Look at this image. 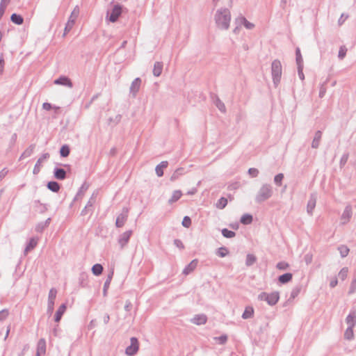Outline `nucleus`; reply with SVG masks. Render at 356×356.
<instances>
[{
	"label": "nucleus",
	"instance_id": "1",
	"mask_svg": "<svg viewBox=\"0 0 356 356\" xmlns=\"http://www.w3.org/2000/svg\"><path fill=\"white\" fill-rule=\"evenodd\" d=\"M231 14L227 8H221L216 11L215 21L218 28L227 30L229 29Z\"/></svg>",
	"mask_w": 356,
	"mask_h": 356
},
{
	"label": "nucleus",
	"instance_id": "2",
	"mask_svg": "<svg viewBox=\"0 0 356 356\" xmlns=\"http://www.w3.org/2000/svg\"><path fill=\"white\" fill-rule=\"evenodd\" d=\"M273 195V187L271 185L264 184L259 188L255 197V201L257 203H261L269 199Z\"/></svg>",
	"mask_w": 356,
	"mask_h": 356
},
{
	"label": "nucleus",
	"instance_id": "3",
	"mask_svg": "<svg viewBox=\"0 0 356 356\" xmlns=\"http://www.w3.org/2000/svg\"><path fill=\"white\" fill-rule=\"evenodd\" d=\"M282 64L279 60H274L271 64V74L273 84L277 87L280 83L282 76Z\"/></svg>",
	"mask_w": 356,
	"mask_h": 356
},
{
	"label": "nucleus",
	"instance_id": "4",
	"mask_svg": "<svg viewBox=\"0 0 356 356\" xmlns=\"http://www.w3.org/2000/svg\"><path fill=\"white\" fill-rule=\"evenodd\" d=\"M280 299V294L277 291H274L270 293L262 292L258 296V300L261 301H266L269 305H275Z\"/></svg>",
	"mask_w": 356,
	"mask_h": 356
},
{
	"label": "nucleus",
	"instance_id": "5",
	"mask_svg": "<svg viewBox=\"0 0 356 356\" xmlns=\"http://www.w3.org/2000/svg\"><path fill=\"white\" fill-rule=\"evenodd\" d=\"M79 7L78 6H76L74 10H72L69 19H68V21L65 24V29H64V34L63 35L65 36L67 33H69L72 29L73 28L74 24H75V21L76 19V18L78 17L79 16Z\"/></svg>",
	"mask_w": 356,
	"mask_h": 356
},
{
	"label": "nucleus",
	"instance_id": "6",
	"mask_svg": "<svg viewBox=\"0 0 356 356\" xmlns=\"http://www.w3.org/2000/svg\"><path fill=\"white\" fill-rule=\"evenodd\" d=\"M57 290L55 288H51L49 290L48 296L47 309L48 314L51 315L54 309V301L56 298Z\"/></svg>",
	"mask_w": 356,
	"mask_h": 356
},
{
	"label": "nucleus",
	"instance_id": "7",
	"mask_svg": "<svg viewBox=\"0 0 356 356\" xmlns=\"http://www.w3.org/2000/svg\"><path fill=\"white\" fill-rule=\"evenodd\" d=\"M131 344L127 347L125 353L129 356H133L136 354L139 348V343L136 337H131Z\"/></svg>",
	"mask_w": 356,
	"mask_h": 356
},
{
	"label": "nucleus",
	"instance_id": "8",
	"mask_svg": "<svg viewBox=\"0 0 356 356\" xmlns=\"http://www.w3.org/2000/svg\"><path fill=\"white\" fill-rule=\"evenodd\" d=\"M89 188V184L87 181H84L82 186L79 188L78 192L76 193L75 197L73 199L72 202L70 204V207L73 205L76 202L81 201L83 197L85 196L88 189Z\"/></svg>",
	"mask_w": 356,
	"mask_h": 356
},
{
	"label": "nucleus",
	"instance_id": "9",
	"mask_svg": "<svg viewBox=\"0 0 356 356\" xmlns=\"http://www.w3.org/2000/svg\"><path fill=\"white\" fill-rule=\"evenodd\" d=\"M129 209L127 207L122 209V211L117 216L115 221V226L117 227H122L124 226L128 218Z\"/></svg>",
	"mask_w": 356,
	"mask_h": 356
},
{
	"label": "nucleus",
	"instance_id": "10",
	"mask_svg": "<svg viewBox=\"0 0 356 356\" xmlns=\"http://www.w3.org/2000/svg\"><path fill=\"white\" fill-rule=\"evenodd\" d=\"M122 6L117 4L112 8L108 19L111 22H115L122 13Z\"/></svg>",
	"mask_w": 356,
	"mask_h": 356
},
{
	"label": "nucleus",
	"instance_id": "11",
	"mask_svg": "<svg viewBox=\"0 0 356 356\" xmlns=\"http://www.w3.org/2000/svg\"><path fill=\"white\" fill-rule=\"evenodd\" d=\"M317 200V194L316 193H312L307 205V212L309 215L312 216L313 211L316 207Z\"/></svg>",
	"mask_w": 356,
	"mask_h": 356
},
{
	"label": "nucleus",
	"instance_id": "12",
	"mask_svg": "<svg viewBox=\"0 0 356 356\" xmlns=\"http://www.w3.org/2000/svg\"><path fill=\"white\" fill-rule=\"evenodd\" d=\"M346 323L348 325V327H354L356 325V308L353 307L349 314L346 318Z\"/></svg>",
	"mask_w": 356,
	"mask_h": 356
},
{
	"label": "nucleus",
	"instance_id": "13",
	"mask_svg": "<svg viewBox=\"0 0 356 356\" xmlns=\"http://www.w3.org/2000/svg\"><path fill=\"white\" fill-rule=\"evenodd\" d=\"M50 157V154L49 153H44L42 156L38 159L36 163L35 164L33 173L34 175H38L40 171L41 163L47 160Z\"/></svg>",
	"mask_w": 356,
	"mask_h": 356
},
{
	"label": "nucleus",
	"instance_id": "14",
	"mask_svg": "<svg viewBox=\"0 0 356 356\" xmlns=\"http://www.w3.org/2000/svg\"><path fill=\"white\" fill-rule=\"evenodd\" d=\"M132 234V231L129 230L122 234L118 238V243L121 248H123L129 242L130 237Z\"/></svg>",
	"mask_w": 356,
	"mask_h": 356
},
{
	"label": "nucleus",
	"instance_id": "15",
	"mask_svg": "<svg viewBox=\"0 0 356 356\" xmlns=\"http://www.w3.org/2000/svg\"><path fill=\"white\" fill-rule=\"evenodd\" d=\"M141 84V79L140 78H136L131 83L129 91L130 93L133 95L134 97L136 96L137 92H138Z\"/></svg>",
	"mask_w": 356,
	"mask_h": 356
},
{
	"label": "nucleus",
	"instance_id": "16",
	"mask_svg": "<svg viewBox=\"0 0 356 356\" xmlns=\"http://www.w3.org/2000/svg\"><path fill=\"white\" fill-rule=\"evenodd\" d=\"M213 104L219 109L220 111L225 113L226 112V107L225 104L220 99L217 95H211Z\"/></svg>",
	"mask_w": 356,
	"mask_h": 356
},
{
	"label": "nucleus",
	"instance_id": "17",
	"mask_svg": "<svg viewBox=\"0 0 356 356\" xmlns=\"http://www.w3.org/2000/svg\"><path fill=\"white\" fill-rule=\"evenodd\" d=\"M352 207L350 205H347L341 215V219L342 220V223L345 224L348 222L351 216H352Z\"/></svg>",
	"mask_w": 356,
	"mask_h": 356
},
{
	"label": "nucleus",
	"instance_id": "18",
	"mask_svg": "<svg viewBox=\"0 0 356 356\" xmlns=\"http://www.w3.org/2000/svg\"><path fill=\"white\" fill-rule=\"evenodd\" d=\"M54 83L56 85H62L70 88H72L73 86L71 80L65 76H61L59 78L55 79Z\"/></svg>",
	"mask_w": 356,
	"mask_h": 356
},
{
	"label": "nucleus",
	"instance_id": "19",
	"mask_svg": "<svg viewBox=\"0 0 356 356\" xmlns=\"http://www.w3.org/2000/svg\"><path fill=\"white\" fill-rule=\"evenodd\" d=\"M207 321V317L205 314H197L191 320V322L193 324L201 325H204Z\"/></svg>",
	"mask_w": 356,
	"mask_h": 356
},
{
	"label": "nucleus",
	"instance_id": "20",
	"mask_svg": "<svg viewBox=\"0 0 356 356\" xmlns=\"http://www.w3.org/2000/svg\"><path fill=\"white\" fill-rule=\"evenodd\" d=\"M38 238L32 237L28 241L26 246L24 249V254H27V253L31 250H33L38 245Z\"/></svg>",
	"mask_w": 356,
	"mask_h": 356
},
{
	"label": "nucleus",
	"instance_id": "21",
	"mask_svg": "<svg viewBox=\"0 0 356 356\" xmlns=\"http://www.w3.org/2000/svg\"><path fill=\"white\" fill-rule=\"evenodd\" d=\"M46 353V341L44 339H40L37 344L36 356L44 355Z\"/></svg>",
	"mask_w": 356,
	"mask_h": 356
},
{
	"label": "nucleus",
	"instance_id": "22",
	"mask_svg": "<svg viewBox=\"0 0 356 356\" xmlns=\"http://www.w3.org/2000/svg\"><path fill=\"white\" fill-rule=\"evenodd\" d=\"M198 264L197 259H193L191 261L190 264H188L183 270V274L185 275H189L191 273H192L197 267Z\"/></svg>",
	"mask_w": 356,
	"mask_h": 356
},
{
	"label": "nucleus",
	"instance_id": "23",
	"mask_svg": "<svg viewBox=\"0 0 356 356\" xmlns=\"http://www.w3.org/2000/svg\"><path fill=\"white\" fill-rule=\"evenodd\" d=\"M67 309V305L65 303L62 304L58 309H57L55 316H54V321L56 323L60 322L62 318L63 315Z\"/></svg>",
	"mask_w": 356,
	"mask_h": 356
},
{
	"label": "nucleus",
	"instance_id": "24",
	"mask_svg": "<svg viewBox=\"0 0 356 356\" xmlns=\"http://www.w3.org/2000/svg\"><path fill=\"white\" fill-rule=\"evenodd\" d=\"M54 176L58 180H64L66 178V171L63 168H55L54 170Z\"/></svg>",
	"mask_w": 356,
	"mask_h": 356
},
{
	"label": "nucleus",
	"instance_id": "25",
	"mask_svg": "<svg viewBox=\"0 0 356 356\" xmlns=\"http://www.w3.org/2000/svg\"><path fill=\"white\" fill-rule=\"evenodd\" d=\"M35 149V144H31L19 156V160L21 161L25 158L29 157L31 156V154L33 153L34 150Z\"/></svg>",
	"mask_w": 356,
	"mask_h": 356
},
{
	"label": "nucleus",
	"instance_id": "26",
	"mask_svg": "<svg viewBox=\"0 0 356 356\" xmlns=\"http://www.w3.org/2000/svg\"><path fill=\"white\" fill-rule=\"evenodd\" d=\"M321 137H322V132L321 131H316L314 138L312 143V148L317 149L319 147Z\"/></svg>",
	"mask_w": 356,
	"mask_h": 356
},
{
	"label": "nucleus",
	"instance_id": "27",
	"mask_svg": "<svg viewBox=\"0 0 356 356\" xmlns=\"http://www.w3.org/2000/svg\"><path fill=\"white\" fill-rule=\"evenodd\" d=\"M236 22L238 24H243L244 26L248 29H252L254 28V25L248 22L245 17H241L236 19Z\"/></svg>",
	"mask_w": 356,
	"mask_h": 356
},
{
	"label": "nucleus",
	"instance_id": "28",
	"mask_svg": "<svg viewBox=\"0 0 356 356\" xmlns=\"http://www.w3.org/2000/svg\"><path fill=\"white\" fill-rule=\"evenodd\" d=\"M293 278V275L291 273H286L278 277V281L281 284H286L289 282Z\"/></svg>",
	"mask_w": 356,
	"mask_h": 356
},
{
	"label": "nucleus",
	"instance_id": "29",
	"mask_svg": "<svg viewBox=\"0 0 356 356\" xmlns=\"http://www.w3.org/2000/svg\"><path fill=\"white\" fill-rule=\"evenodd\" d=\"M47 187L49 190L52 192L57 193L59 191L60 188V185L59 183L55 181H50L47 183Z\"/></svg>",
	"mask_w": 356,
	"mask_h": 356
},
{
	"label": "nucleus",
	"instance_id": "30",
	"mask_svg": "<svg viewBox=\"0 0 356 356\" xmlns=\"http://www.w3.org/2000/svg\"><path fill=\"white\" fill-rule=\"evenodd\" d=\"M168 165V161H162L156 165L155 171L158 177H162L163 175V169L167 168Z\"/></svg>",
	"mask_w": 356,
	"mask_h": 356
},
{
	"label": "nucleus",
	"instance_id": "31",
	"mask_svg": "<svg viewBox=\"0 0 356 356\" xmlns=\"http://www.w3.org/2000/svg\"><path fill=\"white\" fill-rule=\"evenodd\" d=\"M10 20L12 22L17 25H21L24 22V18L22 17V16L17 13H13L11 15Z\"/></svg>",
	"mask_w": 356,
	"mask_h": 356
},
{
	"label": "nucleus",
	"instance_id": "32",
	"mask_svg": "<svg viewBox=\"0 0 356 356\" xmlns=\"http://www.w3.org/2000/svg\"><path fill=\"white\" fill-rule=\"evenodd\" d=\"M163 70V63L156 62L154 65L153 74L155 76H159Z\"/></svg>",
	"mask_w": 356,
	"mask_h": 356
},
{
	"label": "nucleus",
	"instance_id": "33",
	"mask_svg": "<svg viewBox=\"0 0 356 356\" xmlns=\"http://www.w3.org/2000/svg\"><path fill=\"white\" fill-rule=\"evenodd\" d=\"M254 309L252 307H246L243 314L242 318L243 319L250 318L253 316Z\"/></svg>",
	"mask_w": 356,
	"mask_h": 356
},
{
	"label": "nucleus",
	"instance_id": "34",
	"mask_svg": "<svg viewBox=\"0 0 356 356\" xmlns=\"http://www.w3.org/2000/svg\"><path fill=\"white\" fill-rule=\"evenodd\" d=\"M103 270L104 268L102 265L100 264H95L91 268L92 273L96 276L101 275L103 272Z\"/></svg>",
	"mask_w": 356,
	"mask_h": 356
},
{
	"label": "nucleus",
	"instance_id": "35",
	"mask_svg": "<svg viewBox=\"0 0 356 356\" xmlns=\"http://www.w3.org/2000/svg\"><path fill=\"white\" fill-rule=\"evenodd\" d=\"M184 173V169L183 168H177L171 175L170 180L174 181L177 180L179 176L182 175Z\"/></svg>",
	"mask_w": 356,
	"mask_h": 356
},
{
	"label": "nucleus",
	"instance_id": "36",
	"mask_svg": "<svg viewBox=\"0 0 356 356\" xmlns=\"http://www.w3.org/2000/svg\"><path fill=\"white\" fill-rule=\"evenodd\" d=\"M252 216L248 213L243 215L241 218V222L243 225H249L252 222Z\"/></svg>",
	"mask_w": 356,
	"mask_h": 356
},
{
	"label": "nucleus",
	"instance_id": "37",
	"mask_svg": "<svg viewBox=\"0 0 356 356\" xmlns=\"http://www.w3.org/2000/svg\"><path fill=\"white\" fill-rule=\"evenodd\" d=\"M70 153V147L67 145H63L60 149V155L61 157H67Z\"/></svg>",
	"mask_w": 356,
	"mask_h": 356
},
{
	"label": "nucleus",
	"instance_id": "38",
	"mask_svg": "<svg viewBox=\"0 0 356 356\" xmlns=\"http://www.w3.org/2000/svg\"><path fill=\"white\" fill-rule=\"evenodd\" d=\"M257 261V257L252 254H248L246 256L245 265L247 266H252Z\"/></svg>",
	"mask_w": 356,
	"mask_h": 356
},
{
	"label": "nucleus",
	"instance_id": "39",
	"mask_svg": "<svg viewBox=\"0 0 356 356\" xmlns=\"http://www.w3.org/2000/svg\"><path fill=\"white\" fill-rule=\"evenodd\" d=\"M338 250L340 252V255L342 258L346 257L349 253V248L344 245H341L338 247Z\"/></svg>",
	"mask_w": 356,
	"mask_h": 356
},
{
	"label": "nucleus",
	"instance_id": "40",
	"mask_svg": "<svg viewBox=\"0 0 356 356\" xmlns=\"http://www.w3.org/2000/svg\"><path fill=\"white\" fill-rule=\"evenodd\" d=\"M181 191L179 190L175 191L172 193L171 198L169 200V203H173L177 201L181 197Z\"/></svg>",
	"mask_w": 356,
	"mask_h": 356
},
{
	"label": "nucleus",
	"instance_id": "41",
	"mask_svg": "<svg viewBox=\"0 0 356 356\" xmlns=\"http://www.w3.org/2000/svg\"><path fill=\"white\" fill-rule=\"evenodd\" d=\"M221 232H222V236L227 238H233L236 235V233L234 232L229 230L226 228L222 229Z\"/></svg>",
	"mask_w": 356,
	"mask_h": 356
},
{
	"label": "nucleus",
	"instance_id": "42",
	"mask_svg": "<svg viewBox=\"0 0 356 356\" xmlns=\"http://www.w3.org/2000/svg\"><path fill=\"white\" fill-rule=\"evenodd\" d=\"M354 337L353 327H348L344 333V337L346 339L351 340Z\"/></svg>",
	"mask_w": 356,
	"mask_h": 356
},
{
	"label": "nucleus",
	"instance_id": "43",
	"mask_svg": "<svg viewBox=\"0 0 356 356\" xmlns=\"http://www.w3.org/2000/svg\"><path fill=\"white\" fill-rule=\"evenodd\" d=\"M227 204V200L225 197L220 198L216 204L217 208L220 209H224Z\"/></svg>",
	"mask_w": 356,
	"mask_h": 356
},
{
	"label": "nucleus",
	"instance_id": "44",
	"mask_svg": "<svg viewBox=\"0 0 356 356\" xmlns=\"http://www.w3.org/2000/svg\"><path fill=\"white\" fill-rule=\"evenodd\" d=\"M296 63L297 65H303V59L300 53V50L299 48H296Z\"/></svg>",
	"mask_w": 356,
	"mask_h": 356
},
{
	"label": "nucleus",
	"instance_id": "45",
	"mask_svg": "<svg viewBox=\"0 0 356 356\" xmlns=\"http://www.w3.org/2000/svg\"><path fill=\"white\" fill-rule=\"evenodd\" d=\"M348 269L347 267L343 268L339 273L338 277L340 280H344L348 275Z\"/></svg>",
	"mask_w": 356,
	"mask_h": 356
},
{
	"label": "nucleus",
	"instance_id": "46",
	"mask_svg": "<svg viewBox=\"0 0 356 356\" xmlns=\"http://www.w3.org/2000/svg\"><path fill=\"white\" fill-rule=\"evenodd\" d=\"M229 253L228 250L225 247L219 248L217 250V254L220 257H225Z\"/></svg>",
	"mask_w": 356,
	"mask_h": 356
},
{
	"label": "nucleus",
	"instance_id": "47",
	"mask_svg": "<svg viewBox=\"0 0 356 356\" xmlns=\"http://www.w3.org/2000/svg\"><path fill=\"white\" fill-rule=\"evenodd\" d=\"M346 52H347V49L344 46H341L339 48V54H338V58L340 60H343L345 58L346 55Z\"/></svg>",
	"mask_w": 356,
	"mask_h": 356
},
{
	"label": "nucleus",
	"instance_id": "48",
	"mask_svg": "<svg viewBox=\"0 0 356 356\" xmlns=\"http://www.w3.org/2000/svg\"><path fill=\"white\" fill-rule=\"evenodd\" d=\"M284 179V175L282 173H279L274 177V182L277 186H281L282 181Z\"/></svg>",
	"mask_w": 356,
	"mask_h": 356
},
{
	"label": "nucleus",
	"instance_id": "49",
	"mask_svg": "<svg viewBox=\"0 0 356 356\" xmlns=\"http://www.w3.org/2000/svg\"><path fill=\"white\" fill-rule=\"evenodd\" d=\"M300 290H301V288L300 286L294 287L291 291L290 299H294L295 298H296L298 296V294L300 293Z\"/></svg>",
	"mask_w": 356,
	"mask_h": 356
},
{
	"label": "nucleus",
	"instance_id": "50",
	"mask_svg": "<svg viewBox=\"0 0 356 356\" xmlns=\"http://www.w3.org/2000/svg\"><path fill=\"white\" fill-rule=\"evenodd\" d=\"M9 315V310L8 309H3L0 311V321L6 320Z\"/></svg>",
	"mask_w": 356,
	"mask_h": 356
},
{
	"label": "nucleus",
	"instance_id": "51",
	"mask_svg": "<svg viewBox=\"0 0 356 356\" xmlns=\"http://www.w3.org/2000/svg\"><path fill=\"white\" fill-rule=\"evenodd\" d=\"M214 339L218 342L219 344H225L227 341V336L226 334H222L218 337H215Z\"/></svg>",
	"mask_w": 356,
	"mask_h": 356
},
{
	"label": "nucleus",
	"instance_id": "52",
	"mask_svg": "<svg viewBox=\"0 0 356 356\" xmlns=\"http://www.w3.org/2000/svg\"><path fill=\"white\" fill-rule=\"evenodd\" d=\"M276 267L279 270H286L289 267V265L288 263H286L285 261H280L277 264Z\"/></svg>",
	"mask_w": 356,
	"mask_h": 356
},
{
	"label": "nucleus",
	"instance_id": "53",
	"mask_svg": "<svg viewBox=\"0 0 356 356\" xmlns=\"http://www.w3.org/2000/svg\"><path fill=\"white\" fill-rule=\"evenodd\" d=\"M184 227L188 228L191 225V219L188 216H185L181 222Z\"/></svg>",
	"mask_w": 356,
	"mask_h": 356
},
{
	"label": "nucleus",
	"instance_id": "54",
	"mask_svg": "<svg viewBox=\"0 0 356 356\" xmlns=\"http://www.w3.org/2000/svg\"><path fill=\"white\" fill-rule=\"evenodd\" d=\"M248 174L252 177H257L259 175V170L257 169V168H250L249 170H248Z\"/></svg>",
	"mask_w": 356,
	"mask_h": 356
},
{
	"label": "nucleus",
	"instance_id": "55",
	"mask_svg": "<svg viewBox=\"0 0 356 356\" xmlns=\"http://www.w3.org/2000/svg\"><path fill=\"white\" fill-rule=\"evenodd\" d=\"M355 291H356V278H355V279L352 281V282H351V284H350V289H349V291H348V293H349L350 294H351V293H355Z\"/></svg>",
	"mask_w": 356,
	"mask_h": 356
},
{
	"label": "nucleus",
	"instance_id": "56",
	"mask_svg": "<svg viewBox=\"0 0 356 356\" xmlns=\"http://www.w3.org/2000/svg\"><path fill=\"white\" fill-rule=\"evenodd\" d=\"M35 203L40 204V213H43L47 211L48 208L47 204H41L39 200H35Z\"/></svg>",
	"mask_w": 356,
	"mask_h": 356
},
{
	"label": "nucleus",
	"instance_id": "57",
	"mask_svg": "<svg viewBox=\"0 0 356 356\" xmlns=\"http://www.w3.org/2000/svg\"><path fill=\"white\" fill-rule=\"evenodd\" d=\"M302 70H303V65H298V74L299 78L301 80L305 79V75L303 74Z\"/></svg>",
	"mask_w": 356,
	"mask_h": 356
},
{
	"label": "nucleus",
	"instance_id": "58",
	"mask_svg": "<svg viewBox=\"0 0 356 356\" xmlns=\"http://www.w3.org/2000/svg\"><path fill=\"white\" fill-rule=\"evenodd\" d=\"M45 228H47V227L44 225L42 222H40L36 225L35 231L37 232H42Z\"/></svg>",
	"mask_w": 356,
	"mask_h": 356
},
{
	"label": "nucleus",
	"instance_id": "59",
	"mask_svg": "<svg viewBox=\"0 0 356 356\" xmlns=\"http://www.w3.org/2000/svg\"><path fill=\"white\" fill-rule=\"evenodd\" d=\"M174 244L175 246L179 248V249L183 250L184 248V245L181 240L179 239H175L174 240Z\"/></svg>",
	"mask_w": 356,
	"mask_h": 356
},
{
	"label": "nucleus",
	"instance_id": "60",
	"mask_svg": "<svg viewBox=\"0 0 356 356\" xmlns=\"http://www.w3.org/2000/svg\"><path fill=\"white\" fill-rule=\"evenodd\" d=\"M348 154H344L341 158V160H340V165L342 166V165H344L347 161H348Z\"/></svg>",
	"mask_w": 356,
	"mask_h": 356
},
{
	"label": "nucleus",
	"instance_id": "61",
	"mask_svg": "<svg viewBox=\"0 0 356 356\" xmlns=\"http://www.w3.org/2000/svg\"><path fill=\"white\" fill-rule=\"evenodd\" d=\"M110 285V279H106L104 284L103 293L104 296L106 295V291Z\"/></svg>",
	"mask_w": 356,
	"mask_h": 356
},
{
	"label": "nucleus",
	"instance_id": "62",
	"mask_svg": "<svg viewBox=\"0 0 356 356\" xmlns=\"http://www.w3.org/2000/svg\"><path fill=\"white\" fill-rule=\"evenodd\" d=\"M42 108L46 111H50L53 108V106L50 103L44 102L42 104Z\"/></svg>",
	"mask_w": 356,
	"mask_h": 356
},
{
	"label": "nucleus",
	"instance_id": "63",
	"mask_svg": "<svg viewBox=\"0 0 356 356\" xmlns=\"http://www.w3.org/2000/svg\"><path fill=\"white\" fill-rule=\"evenodd\" d=\"M121 118H122V116L120 115H117L115 117V119H113V118H109V121L111 122H114L115 124H118L120 121Z\"/></svg>",
	"mask_w": 356,
	"mask_h": 356
},
{
	"label": "nucleus",
	"instance_id": "64",
	"mask_svg": "<svg viewBox=\"0 0 356 356\" xmlns=\"http://www.w3.org/2000/svg\"><path fill=\"white\" fill-rule=\"evenodd\" d=\"M132 308V303L130 300H127L125 305H124V309L127 312H129Z\"/></svg>",
	"mask_w": 356,
	"mask_h": 356
}]
</instances>
